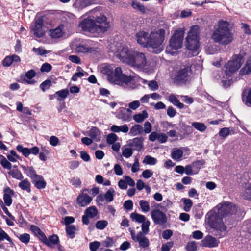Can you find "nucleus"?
<instances>
[{
  "instance_id": "obj_1",
  "label": "nucleus",
  "mask_w": 251,
  "mask_h": 251,
  "mask_svg": "<svg viewBox=\"0 0 251 251\" xmlns=\"http://www.w3.org/2000/svg\"><path fill=\"white\" fill-rule=\"evenodd\" d=\"M102 72L107 75L108 79L110 82L131 89L137 88L141 83L147 84L151 91H155L159 88L156 81H148L138 75H126L122 73L120 67H116L113 71L111 66H106L102 68Z\"/></svg>"
},
{
  "instance_id": "obj_2",
  "label": "nucleus",
  "mask_w": 251,
  "mask_h": 251,
  "mask_svg": "<svg viewBox=\"0 0 251 251\" xmlns=\"http://www.w3.org/2000/svg\"><path fill=\"white\" fill-rule=\"evenodd\" d=\"M237 208L232 203L225 201L218 204L208 212L206 219L212 228L221 232L225 231L226 226L224 224L222 218L235 213Z\"/></svg>"
},
{
  "instance_id": "obj_3",
  "label": "nucleus",
  "mask_w": 251,
  "mask_h": 251,
  "mask_svg": "<svg viewBox=\"0 0 251 251\" xmlns=\"http://www.w3.org/2000/svg\"><path fill=\"white\" fill-rule=\"evenodd\" d=\"M164 35L165 31L162 29L151 31L150 34L144 30H140L136 32L135 37L138 44L158 54L164 49L163 43Z\"/></svg>"
},
{
  "instance_id": "obj_4",
  "label": "nucleus",
  "mask_w": 251,
  "mask_h": 251,
  "mask_svg": "<svg viewBox=\"0 0 251 251\" xmlns=\"http://www.w3.org/2000/svg\"><path fill=\"white\" fill-rule=\"evenodd\" d=\"M211 38L215 43L222 45L230 44L233 40L234 36L229 22L220 20L214 27Z\"/></svg>"
},
{
  "instance_id": "obj_5",
  "label": "nucleus",
  "mask_w": 251,
  "mask_h": 251,
  "mask_svg": "<svg viewBox=\"0 0 251 251\" xmlns=\"http://www.w3.org/2000/svg\"><path fill=\"white\" fill-rule=\"evenodd\" d=\"M79 26L84 31L98 34L103 33L110 28L109 22L103 15H100L95 20L90 18L84 19Z\"/></svg>"
},
{
  "instance_id": "obj_6",
  "label": "nucleus",
  "mask_w": 251,
  "mask_h": 251,
  "mask_svg": "<svg viewBox=\"0 0 251 251\" xmlns=\"http://www.w3.org/2000/svg\"><path fill=\"white\" fill-rule=\"evenodd\" d=\"M243 61L242 56L240 55H235L225 65L224 75L221 78L224 87L228 86L231 80V77L241 67Z\"/></svg>"
},
{
  "instance_id": "obj_7",
  "label": "nucleus",
  "mask_w": 251,
  "mask_h": 251,
  "mask_svg": "<svg viewBox=\"0 0 251 251\" xmlns=\"http://www.w3.org/2000/svg\"><path fill=\"white\" fill-rule=\"evenodd\" d=\"M127 64L140 70L151 72L153 68L156 66V62L153 61L151 63L149 61H147L144 53L136 50L134 55Z\"/></svg>"
},
{
  "instance_id": "obj_8",
  "label": "nucleus",
  "mask_w": 251,
  "mask_h": 251,
  "mask_svg": "<svg viewBox=\"0 0 251 251\" xmlns=\"http://www.w3.org/2000/svg\"><path fill=\"white\" fill-rule=\"evenodd\" d=\"M183 38V31L180 29L176 30L170 40L169 45L166 48V53L172 55L176 54L177 50L182 46Z\"/></svg>"
},
{
  "instance_id": "obj_9",
  "label": "nucleus",
  "mask_w": 251,
  "mask_h": 251,
  "mask_svg": "<svg viewBox=\"0 0 251 251\" xmlns=\"http://www.w3.org/2000/svg\"><path fill=\"white\" fill-rule=\"evenodd\" d=\"M114 51L115 55L123 62L126 63L129 62L130 59L134 55L136 50H133L130 46L125 44H119L116 46V48Z\"/></svg>"
},
{
  "instance_id": "obj_10",
  "label": "nucleus",
  "mask_w": 251,
  "mask_h": 251,
  "mask_svg": "<svg viewBox=\"0 0 251 251\" xmlns=\"http://www.w3.org/2000/svg\"><path fill=\"white\" fill-rule=\"evenodd\" d=\"M44 21L42 19L38 18L35 19L30 25V32L37 38L43 37L46 32Z\"/></svg>"
},
{
  "instance_id": "obj_11",
  "label": "nucleus",
  "mask_w": 251,
  "mask_h": 251,
  "mask_svg": "<svg viewBox=\"0 0 251 251\" xmlns=\"http://www.w3.org/2000/svg\"><path fill=\"white\" fill-rule=\"evenodd\" d=\"M129 231L133 240L136 242H138L139 247L142 248H147L150 245V242L148 238L146 236L147 234L143 232L136 233L133 229H130Z\"/></svg>"
},
{
  "instance_id": "obj_12",
  "label": "nucleus",
  "mask_w": 251,
  "mask_h": 251,
  "mask_svg": "<svg viewBox=\"0 0 251 251\" xmlns=\"http://www.w3.org/2000/svg\"><path fill=\"white\" fill-rule=\"evenodd\" d=\"M89 193L88 189H84L81 191L76 199L77 204L80 206L85 207L91 203L93 198L89 196Z\"/></svg>"
},
{
  "instance_id": "obj_13",
  "label": "nucleus",
  "mask_w": 251,
  "mask_h": 251,
  "mask_svg": "<svg viewBox=\"0 0 251 251\" xmlns=\"http://www.w3.org/2000/svg\"><path fill=\"white\" fill-rule=\"evenodd\" d=\"M191 74V69L189 66L181 68L177 73L175 79L178 82H184L187 81Z\"/></svg>"
},
{
  "instance_id": "obj_14",
  "label": "nucleus",
  "mask_w": 251,
  "mask_h": 251,
  "mask_svg": "<svg viewBox=\"0 0 251 251\" xmlns=\"http://www.w3.org/2000/svg\"><path fill=\"white\" fill-rule=\"evenodd\" d=\"M152 220L156 224L163 225L167 222V216L159 209H154L151 212Z\"/></svg>"
},
{
  "instance_id": "obj_15",
  "label": "nucleus",
  "mask_w": 251,
  "mask_h": 251,
  "mask_svg": "<svg viewBox=\"0 0 251 251\" xmlns=\"http://www.w3.org/2000/svg\"><path fill=\"white\" fill-rule=\"evenodd\" d=\"M186 47L191 51L192 56H196L198 54V49L199 47V40L197 39H186Z\"/></svg>"
},
{
  "instance_id": "obj_16",
  "label": "nucleus",
  "mask_w": 251,
  "mask_h": 251,
  "mask_svg": "<svg viewBox=\"0 0 251 251\" xmlns=\"http://www.w3.org/2000/svg\"><path fill=\"white\" fill-rule=\"evenodd\" d=\"M98 214V210L95 206H92L87 208L83 215L82 221L84 224L88 225L89 223V218L95 217Z\"/></svg>"
},
{
  "instance_id": "obj_17",
  "label": "nucleus",
  "mask_w": 251,
  "mask_h": 251,
  "mask_svg": "<svg viewBox=\"0 0 251 251\" xmlns=\"http://www.w3.org/2000/svg\"><path fill=\"white\" fill-rule=\"evenodd\" d=\"M143 138L142 137H135L127 141V145L133 148V150L140 151L143 148Z\"/></svg>"
},
{
  "instance_id": "obj_18",
  "label": "nucleus",
  "mask_w": 251,
  "mask_h": 251,
  "mask_svg": "<svg viewBox=\"0 0 251 251\" xmlns=\"http://www.w3.org/2000/svg\"><path fill=\"white\" fill-rule=\"evenodd\" d=\"M3 200L5 204L10 206L12 203V197L14 195V191L10 187H7L3 190Z\"/></svg>"
},
{
  "instance_id": "obj_19",
  "label": "nucleus",
  "mask_w": 251,
  "mask_h": 251,
  "mask_svg": "<svg viewBox=\"0 0 251 251\" xmlns=\"http://www.w3.org/2000/svg\"><path fill=\"white\" fill-rule=\"evenodd\" d=\"M219 241L211 236H206L202 241L201 245L204 247H215L218 245Z\"/></svg>"
},
{
  "instance_id": "obj_20",
  "label": "nucleus",
  "mask_w": 251,
  "mask_h": 251,
  "mask_svg": "<svg viewBox=\"0 0 251 251\" xmlns=\"http://www.w3.org/2000/svg\"><path fill=\"white\" fill-rule=\"evenodd\" d=\"M63 27V25H61L54 29L50 30L48 33L49 36L54 39L62 37L64 34Z\"/></svg>"
},
{
  "instance_id": "obj_21",
  "label": "nucleus",
  "mask_w": 251,
  "mask_h": 251,
  "mask_svg": "<svg viewBox=\"0 0 251 251\" xmlns=\"http://www.w3.org/2000/svg\"><path fill=\"white\" fill-rule=\"evenodd\" d=\"M89 136L93 140L96 141H99L100 139V131L96 127H92L89 130L83 133Z\"/></svg>"
},
{
  "instance_id": "obj_22",
  "label": "nucleus",
  "mask_w": 251,
  "mask_h": 251,
  "mask_svg": "<svg viewBox=\"0 0 251 251\" xmlns=\"http://www.w3.org/2000/svg\"><path fill=\"white\" fill-rule=\"evenodd\" d=\"M242 100L246 105L251 107V87L243 90L242 94Z\"/></svg>"
},
{
  "instance_id": "obj_23",
  "label": "nucleus",
  "mask_w": 251,
  "mask_h": 251,
  "mask_svg": "<svg viewBox=\"0 0 251 251\" xmlns=\"http://www.w3.org/2000/svg\"><path fill=\"white\" fill-rule=\"evenodd\" d=\"M200 32L199 26L193 25L188 33L186 38L199 40Z\"/></svg>"
},
{
  "instance_id": "obj_24",
  "label": "nucleus",
  "mask_w": 251,
  "mask_h": 251,
  "mask_svg": "<svg viewBox=\"0 0 251 251\" xmlns=\"http://www.w3.org/2000/svg\"><path fill=\"white\" fill-rule=\"evenodd\" d=\"M116 117L123 121L129 122L130 121L131 116L126 113V108L121 107L116 113Z\"/></svg>"
},
{
  "instance_id": "obj_25",
  "label": "nucleus",
  "mask_w": 251,
  "mask_h": 251,
  "mask_svg": "<svg viewBox=\"0 0 251 251\" xmlns=\"http://www.w3.org/2000/svg\"><path fill=\"white\" fill-rule=\"evenodd\" d=\"M110 129L113 132L119 133L121 132L124 133H128L129 130L126 124H124L120 126L113 125L110 127Z\"/></svg>"
},
{
  "instance_id": "obj_26",
  "label": "nucleus",
  "mask_w": 251,
  "mask_h": 251,
  "mask_svg": "<svg viewBox=\"0 0 251 251\" xmlns=\"http://www.w3.org/2000/svg\"><path fill=\"white\" fill-rule=\"evenodd\" d=\"M143 132V126L139 124H135L130 128L128 135L130 136H135L141 134Z\"/></svg>"
},
{
  "instance_id": "obj_27",
  "label": "nucleus",
  "mask_w": 251,
  "mask_h": 251,
  "mask_svg": "<svg viewBox=\"0 0 251 251\" xmlns=\"http://www.w3.org/2000/svg\"><path fill=\"white\" fill-rule=\"evenodd\" d=\"M42 241L48 246L51 247L58 243L59 239L56 235L51 236L49 239L45 236V239H43Z\"/></svg>"
},
{
  "instance_id": "obj_28",
  "label": "nucleus",
  "mask_w": 251,
  "mask_h": 251,
  "mask_svg": "<svg viewBox=\"0 0 251 251\" xmlns=\"http://www.w3.org/2000/svg\"><path fill=\"white\" fill-rule=\"evenodd\" d=\"M34 183L35 186L38 189L45 188L46 186V182L41 175L36 176Z\"/></svg>"
},
{
  "instance_id": "obj_29",
  "label": "nucleus",
  "mask_w": 251,
  "mask_h": 251,
  "mask_svg": "<svg viewBox=\"0 0 251 251\" xmlns=\"http://www.w3.org/2000/svg\"><path fill=\"white\" fill-rule=\"evenodd\" d=\"M183 154L182 148H174L171 152V157L175 160L179 161L181 160Z\"/></svg>"
},
{
  "instance_id": "obj_30",
  "label": "nucleus",
  "mask_w": 251,
  "mask_h": 251,
  "mask_svg": "<svg viewBox=\"0 0 251 251\" xmlns=\"http://www.w3.org/2000/svg\"><path fill=\"white\" fill-rule=\"evenodd\" d=\"M251 72V58H249L246 62L243 67L240 70L239 73L241 75L250 74Z\"/></svg>"
},
{
  "instance_id": "obj_31",
  "label": "nucleus",
  "mask_w": 251,
  "mask_h": 251,
  "mask_svg": "<svg viewBox=\"0 0 251 251\" xmlns=\"http://www.w3.org/2000/svg\"><path fill=\"white\" fill-rule=\"evenodd\" d=\"M21 167L22 168L23 171L25 173L33 179L36 177V176L39 175L36 174V172L33 167L21 165Z\"/></svg>"
},
{
  "instance_id": "obj_32",
  "label": "nucleus",
  "mask_w": 251,
  "mask_h": 251,
  "mask_svg": "<svg viewBox=\"0 0 251 251\" xmlns=\"http://www.w3.org/2000/svg\"><path fill=\"white\" fill-rule=\"evenodd\" d=\"M148 117V112L146 110H143L141 113L134 115L133 116V119L136 122L140 123L143 122Z\"/></svg>"
},
{
  "instance_id": "obj_33",
  "label": "nucleus",
  "mask_w": 251,
  "mask_h": 251,
  "mask_svg": "<svg viewBox=\"0 0 251 251\" xmlns=\"http://www.w3.org/2000/svg\"><path fill=\"white\" fill-rule=\"evenodd\" d=\"M76 51L79 53L92 52L94 50L92 48H89L87 45L84 44H80L76 46L75 48Z\"/></svg>"
},
{
  "instance_id": "obj_34",
  "label": "nucleus",
  "mask_w": 251,
  "mask_h": 251,
  "mask_svg": "<svg viewBox=\"0 0 251 251\" xmlns=\"http://www.w3.org/2000/svg\"><path fill=\"white\" fill-rule=\"evenodd\" d=\"M241 195L246 199H251V183H246L243 187Z\"/></svg>"
},
{
  "instance_id": "obj_35",
  "label": "nucleus",
  "mask_w": 251,
  "mask_h": 251,
  "mask_svg": "<svg viewBox=\"0 0 251 251\" xmlns=\"http://www.w3.org/2000/svg\"><path fill=\"white\" fill-rule=\"evenodd\" d=\"M77 72L75 73L72 78L71 80L74 81H76L77 80L78 78H81L83 76L87 75V73L85 72L80 67L78 66L76 69Z\"/></svg>"
},
{
  "instance_id": "obj_36",
  "label": "nucleus",
  "mask_w": 251,
  "mask_h": 251,
  "mask_svg": "<svg viewBox=\"0 0 251 251\" xmlns=\"http://www.w3.org/2000/svg\"><path fill=\"white\" fill-rule=\"evenodd\" d=\"M30 230L34 234L37 236L41 241L45 239V234L41 230V229L36 226L31 225L30 226Z\"/></svg>"
},
{
  "instance_id": "obj_37",
  "label": "nucleus",
  "mask_w": 251,
  "mask_h": 251,
  "mask_svg": "<svg viewBox=\"0 0 251 251\" xmlns=\"http://www.w3.org/2000/svg\"><path fill=\"white\" fill-rule=\"evenodd\" d=\"M89 4V2L87 0H76L73 4V6L78 10H81Z\"/></svg>"
},
{
  "instance_id": "obj_38",
  "label": "nucleus",
  "mask_w": 251,
  "mask_h": 251,
  "mask_svg": "<svg viewBox=\"0 0 251 251\" xmlns=\"http://www.w3.org/2000/svg\"><path fill=\"white\" fill-rule=\"evenodd\" d=\"M19 187L23 190L28 193L31 192V184L27 179L21 181L18 184Z\"/></svg>"
},
{
  "instance_id": "obj_39",
  "label": "nucleus",
  "mask_w": 251,
  "mask_h": 251,
  "mask_svg": "<svg viewBox=\"0 0 251 251\" xmlns=\"http://www.w3.org/2000/svg\"><path fill=\"white\" fill-rule=\"evenodd\" d=\"M168 100L174 105L178 107L180 109H182L184 107V104L181 103L177 97L175 95L171 94L168 97Z\"/></svg>"
},
{
  "instance_id": "obj_40",
  "label": "nucleus",
  "mask_w": 251,
  "mask_h": 251,
  "mask_svg": "<svg viewBox=\"0 0 251 251\" xmlns=\"http://www.w3.org/2000/svg\"><path fill=\"white\" fill-rule=\"evenodd\" d=\"M9 175L12 176L13 178L18 180H22L23 178V176L21 172L18 169H14L11 170L8 172Z\"/></svg>"
},
{
  "instance_id": "obj_41",
  "label": "nucleus",
  "mask_w": 251,
  "mask_h": 251,
  "mask_svg": "<svg viewBox=\"0 0 251 251\" xmlns=\"http://www.w3.org/2000/svg\"><path fill=\"white\" fill-rule=\"evenodd\" d=\"M131 6L134 9L139 11L142 13H145L146 12V8L145 6L137 0L133 1Z\"/></svg>"
},
{
  "instance_id": "obj_42",
  "label": "nucleus",
  "mask_w": 251,
  "mask_h": 251,
  "mask_svg": "<svg viewBox=\"0 0 251 251\" xmlns=\"http://www.w3.org/2000/svg\"><path fill=\"white\" fill-rule=\"evenodd\" d=\"M131 219L139 223L143 222L146 218L145 216L136 213H132L130 214Z\"/></svg>"
},
{
  "instance_id": "obj_43",
  "label": "nucleus",
  "mask_w": 251,
  "mask_h": 251,
  "mask_svg": "<svg viewBox=\"0 0 251 251\" xmlns=\"http://www.w3.org/2000/svg\"><path fill=\"white\" fill-rule=\"evenodd\" d=\"M192 126L196 129L202 132L204 131L207 128L206 126L204 123L201 122H193L192 123Z\"/></svg>"
},
{
  "instance_id": "obj_44",
  "label": "nucleus",
  "mask_w": 251,
  "mask_h": 251,
  "mask_svg": "<svg viewBox=\"0 0 251 251\" xmlns=\"http://www.w3.org/2000/svg\"><path fill=\"white\" fill-rule=\"evenodd\" d=\"M75 230L76 227L74 225L66 226V231L67 234L71 239H73L75 237Z\"/></svg>"
},
{
  "instance_id": "obj_45",
  "label": "nucleus",
  "mask_w": 251,
  "mask_h": 251,
  "mask_svg": "<svg viewBox=\"0 0 251 251\" xmlns=\"http://www.w3.org/2000/svg\"><path fill=\"white\" fill-rule=\"evenodd\" d=\"M115 191L111 188L105 194L104 198L107 202H111L113 200V197L114 196Z\"/></svg>"
},
{
  "instance_id": "obj_46",
  "label": "nucleus",
  "mask_w": 251,
  "mask_h": 251,
  "mask_svg": "<svg viewBox=\"0 0 251 251\" xmlns=\"http://www.w3.org/2000/svg\"><path fill=\"white\" fill-rule=\"evenodd\" d=\"M144 164L154 165L157 163V159L150 155H147L143 161Z\"/></svg>"
},
{
  "instance_id": "obj_47",
  "label": "nucleus",
  "mask_w": 251,
  "mask_h": 251,
  "mask_svg": "<svg viewBox=\"0 0 251 251\" xmlns=\"http://www.w3.org/2000/svg\"><path fill=\"white\" fill-rule=\"evenodd\" d=\"M17 150L22 153L25 157H28L30 154L29 149L25 148L21 145H18L16 147Z\"/></svg>"
},
{
  "instance_id": "obj_48",
  "label": "nucleus",
  "mask_w": 251,
  "mask_h": 251,
  "mask_svg": "<svg viewBox=\"0 0 251 251\" xmlns=\"http://www.w3.org/2000/svg\"><path fill=\"white\" fill-rule=\"evenodd\" d=\"M139 205L141 207L142 211L144 213H146L149 211L150 209V207L149 205V202L146 201L141 200L139 201Z\"/></svg>"
},
{
  "instance_id": "obj_49",
  "label": "nucleus",
  "mask_w": 251,
  "mask_h": 251,
  "mask_svg": "<svg viewBox=\"0 0 251 251\" xmlns=\"http://www.w3.org/2000/svg\"><path fill=\"white\" fill-rule=\"evenodd\" d=\"M181 201L184 204V210L186 212H189L192 206V201L189 199L182 198Z\"/></svg>"
},
{
  "instance_id": "obj_50",
  "label": "nucleus",
  "mask_w": 251,
  "mask_h": 251,
  "mask_svg": "<svg viewBox=\"0 0 251 251\" xmlns=\"http://www.w3.org/2000/svg\"><path fill=\"white\" fill-rule=\"evenodd\" d=\"M141 224L142 231H139V232H143V233L148 234L149 232V226L151 224L150 222L146 219Z\"/></svg>"
},
{
  "instance_id": "obj_51",
  "label": "nucleus",
  "mask_w": 251,
  "mask_h": 251,
  "mask_svg": "<svg viewBox=\"0 0 251 251\" xmlns=\"http://www.w3.org/2000/svg\"><path fill=\"white\" fill-rule=\"evenodd\" d=\"M108 225V222L105 220H100L97 222L96 227L100 230L104 229Z\"/></svg>"
},
{
  "instance_id": "obj_52",
  "label": "nucleus",
  "mask_w": 251,
  "mask_h": 251,
  "mask_svg": "<svg viewBox=\"0 0 251 251\" xmlns=\"http://www.w3.org/2000/svg\"><path fill=\"white\" fill-rule=\"evenodd\" d=\"M133 154L132 150L130 148H126L122 149V155L126 158H129Z\"/></svg>"
},
{
  "instance_id": "obj_53",
  "label": "nucleus",
  "mask_w": 251,
  "mask_h": 251,
  "mask_svg": "<svg viewBox=\"0 0 251 251\" xmlns=\"http://www.w3.org/2000/svg\"><path fill=\"white\" fill-rule=\"evenodd\" d=\"M51 86V81L50 80H46L40 84V87L42 90L44 92L49 89Z\"/></svg>"
},
{
  "instance_id": "obj_54",
  "label": "nucleus",
  "mask_w": 251,
  "mask_h": 251,
  "mask_svg": "<svg viewBox=\"0 0 251 251\" xmlns=\"http://www.w3.org/2000/svg\"><path fill=\"white\" fill-rule=\"evenodd\" d=\"M19 240L25 244H27L30 240V235L27 233L20 234L19 236Z\"/></svg>"
},
{
  "instance_id": "obj_55",
  "label": "nucleus",
  "mask_w": 251,
  "mask_h": 251,
  "mask_svg": "<svg viewBox=\"0 0 251 251\" xmlns=\"http://www.w3.org/2000/svg\"><path fill=\"white\" fill-rule=\"evenodd\" d=\"M54 95H58L59 97L61 98L62 100H64L69 95V91L66 89H63L56 92Z\"/></svg>"
},
{
  "instance_id": "obj_56",
  "label": "nucleus",
  "mask_w": 251,
  "mask_h": 251,
  "mask_svg": "<svg viewBox=\"0 0 251 251\" xmlns=\"http://www.w3.org/2000/svg\"><path fill=\"white\" fill-rule=\"evenodd\" d=\"M230 134V131L229 128L227 127H224L222 128L219 133V136L223 137L226 138L227 137L228 135Z\"/></svg>"
},
{
  "instance_id": "obj_57",
  "label": "nucleus",
  "mask_w": 251,
  "mask_h": 251,
  "mask_svg": "<svg viewBox=\"0 0 251 251\" xmlns=\"http://www.w3.org/2000/svg\"><path fill=\"white\" fill-rule=\"evenodd\" d=\"M197 249V244L195 241L189 242L186 246V249L187 251H195Z\"/></svg>"
},
{
  "instance_id": "obj_58",
  "label": "nucleus",
  "mask_w": 251,
  "mask_h": 251,
  "mask_svg": "<svg viewBox=\"0 0 251 251\" xmlns=\"http://www.w3.org/2000/svg\"><path fill=\"white\" fill-rule=\"evenodd\" d=\"M114 244V241L112 238L107 237L105 240L101 242V244L106 247H110L112 246Z\"/></svg>"
},
{
  "instance_id": "obj_59",
  "label": "nucleus",
  "mask_w": 251,
  "mask_h": 251,
  "mask_svg": "<svg viewBox=\"0 0 251 251\" xmlns=\"http://www.w3.org/2000/svg\"><path fill=\"white\" fill-rule=\"evenodd\" d=\"M139 100H134L128 104V107L132 110H135L140 106Z\"/></svg>"
},
{
  "instance_id": "obj_60",
  "label": "nucleus",
  "mask_w": 251,
  "mask_h": 251,
  "mask_svg": "<svg viewBox=\"0 0 251 251\" xmlns=\"http://www.w3.org/2000/svg\"><path fill=\"white\" fill-rule=\"evenodd\" d=\"M143 132L145 133L148 134L151 131L152 126L149 122H146L144 124Z\"/></svg>"
},
{
  "instance_id": "obj_61",
  "label": "nucleus",
  "mask_w": 251,
  "mask_h": 251,
  "mask_svg": "<svg viewBox=\"0 0 251 251\" xmlns=\"http://www.w3.org/2000/svg\"><path fill=\"white\" fill-rule=\"evenodd\" d=\"M117 138L116 134L110 133L107 136L106 140L108 143L112 144L117 140Z\"/></svg>"
},
{
  "instance_id": "obj_62",
  "label": "nucleus",
  "mask_w": 251,
  "mask_h": 251,
  "mask_svg": "<svg viewBox=\"0 0 251 251\" xmlns=\"http://www.w3.org/2000/svg\"><path fill=\"white\" fill-rule=\"evenodd\" d=\"M69 60L73 63L79 64L81 63V59L80 58L75 55H70L68 57Z\"/></svg>"
},
{
  "instance_id": "obj_63",
  "label": "nucleus",
  "mask_w": 251,
  "mask_h": 251,
  "mask_svg": "<svg viewBox=\"0 0 251 251\" xmlns=\"http://www.w3.org/2000/svg\"><path fill=\"white\" fill-rule=\"evenodd\" d=\"M52 69V66L50 64L48 63H44L40 69V70L42 72H49Z\"/></svg>"
},
{
  "instance_id": "obj_64",
  "label": "nucleus",
  "mask_w": 251,
  "mask_h": 251,
  "mask_svg": "<svg viewBox=\"0 0 251 251\" xmlns=\"http://www.w3.org/2000/svg\"><path fill=\"white\" fill-rule=\"evenodd\" d=\"M100 243L98 241L91 242L89 244V248L91 251H96L100 246Z\"/></svg>"
}]
</instances>
